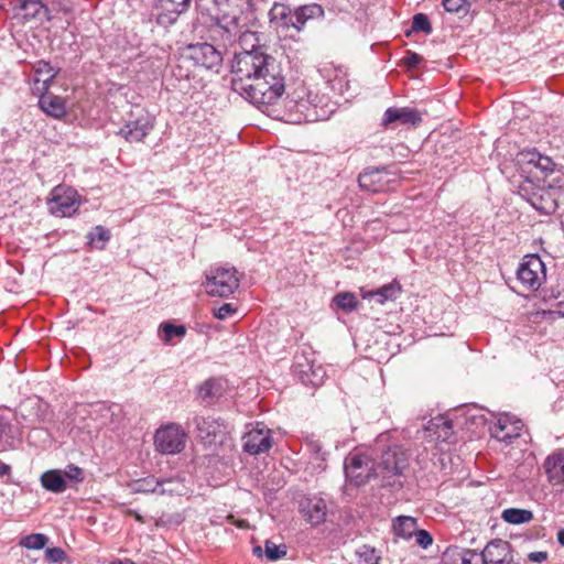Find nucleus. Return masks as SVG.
Returning <instances> with one entry per match:
<instances>
[{"mask_svg":"<svg viewBox=\"0 0 564 564\" xmlns=\"http://www.w3.org/2000/svg\"><path fill=\"white\" fill-rule=\"evenodd\" d=\"M334 303L345 312H351L358 305V301H357L356 296L349 292L337 294L334 297Z\"/></svg>","mask_w":564,"mask_h":564,"instance_id":"nucleus-40","label":"nucleus"},{"mask_svg":"<svg viewBox=\"0 0 564 564\" xmlns=\"http://www.w3.org/2000/svg\"><path fill=\"white\" fill-rule=\"evenodd\" d=\"M48 541V538L43 533H32L23 536L20 540V545L29 550H41Z\"/></svg>","mask_w":564,"mask_h":564,"instance_id":"nucleus-37","label":"nucleus"},{"mask_svg":"<svg viewBox=\"0 0 564 564\" xmlns=\"http://www.w3.org/2000/svg\"><path fill=\"white\" fill-rule=\"evenodd\" d=\"M423 62V57L415 53V52H408L406 56L404 57V64L409 68H415Z\"/></svg>","mask_w":564,"mask_h":564,"instance_id":"nucleus-51","label":"nucleus"},{"mask_svg":"<svg viewBox=\"0 0 564 564\" xmlns=\"http://www.w3.org/2000/svg\"><path fill=\"white\" fill-rule=\"evenodd\" d=\"M376 458L382 486L391 485L390 478L402 474L408 465V455L401 446L390 441L389 433L380 434L370 447Z\"/></svg>","mask_w":564,"mask_h":564,"instance_id":"nucleus-2","label":"nucleus"},{"mask_svg":"<svg viewBox=\"0 0 564 564\" xmlns=\"http://www.w3.org/2000/svg\"><path fill=\"white\" fill-rule=\"evenodd\" d=\"M111 564H135V563L129 558H124V560L113 561Z\"/></svg>","mask_w":564,"mask_h":564,"instance_id":"nucleus-56","label":"nucleus"},{"mask_svg":"<svg viewBox=\"0 0 564 564\" xmlns=\"http://www.w3.org/2000/svg\"><path fill=\"white\" fill-rule=\"evenodd\" d=\"M110 239V232L102 226H96L88 234V242L89 245L98 250H102L106 246V242Z\"/></svg>","mask_w":564,"mask_h":564,"instance_id":"nucleus-35","label":"nucleus"},{"mask_svg":"<svg viewBox=\"0 0 564 564\" xmlns=\"http://www.w3.org/2000/svg\"><path fill=\"white\" fill-rule=\"evenodd\" d=\"M223 63L221 53L209 43H198L188 45L180 57V68L189 66H198L206 69L219 72Z\"/></svg>","mask_w":564,"mask_h":564,"instance_id":"nucleus-5","label":"nucleus"},{"mask_svg":"<svg viewBox=\"0 0 564 564\" xmlns=\"http://www.w3.org/2000/svg\"><path fill=\"white\" fill-rule=\"evenodd\" d=\"M225 391L224 382L220 379H208L198 389V397L206 404H212L223 397Z\"/></svg>","mask_w":564,"mask_h":564,"instance_id":"nucleus-29","label":"nucleus"},{"mask_svg":"<svg viewBox=\"0 0 564 564\" xmlns=\"http://www.w3.org/2000/svg\"><path fill=\"white\" fill-rule=\"evenodd\" d=\"M135 519H137L138 521H142V518H141V516H140V514H135Z\"/></svg>","mask_w":564,"mask_h":564,"instance_id":"nucleus-58","label":"nucleus"},{"mask_svg":"<svg viewBox=\"0 0 564 564\" xmlns=\"http://www.w3.org/2000/svg\"><path fill=\"white\" fill-rule=\"evenodd\" d=\"M236 312V307L231 303H225L221 306H219L215 312L214 315L218 319H226L228 316L234 314Z\"/></svg>","mask_w":564,"mask_h":564,"instance_id":"nucleus-50","label":"nucleus"},{"mask_svg":"<svg viewBox=\"0 0 564 564\" xmlns=\"http://www.w3.org/2000/svg\"><path fill=\"white\" fill-rule=\"evenodd\" d=\"M541 153L538 152L535 149L533 150H527L520 153L521 161L533 165L538 169V158H540Z\"/></svg>","mask_w":564,"mask_h":564,"instance_id":"nucleus-49","label":"nucleus"},{"mask_svg":"<svg viewBox=\"0 0 564 564\" xmlns=\"http://www.w3.org/2000/svg\"><path fill=\"white\" fill-rule=\"evenodd\" d=\"M14 440V427L12 426L10 419L6 415L0 414V447L12 445Z\"/></svg>","mask_w":564,"mask_h":564,"instance_id":"nucleus-36","label":"nucleus"},{"mask_svg":"<svg viewBox=\"0 0 564 564\" xmlns=\"http://www.w3.org/2000/svg\"><path fill=\"white\" fill-rule=\"evenodd\" d=\"M40 108L53 118H62L66 113L65 100L62 97L44 94L39 100Z\"/></svg>","mask_w":564,"mask_h":564,"instance_id":"nucleus-27","label":"nucleus"},{"mask_svg":"<svg viewBox=\"0 0 564 564\" xmlns=\"http://www.w3.org/2000/svg\"><path fill=\"white\" fill-rule=\"evenodd\" d=\"M280 64L265 50L235 51L231 62V88L234 91L246 89L243 85L253 77L274 70Z\"/></svg>","mask_w":564,"mask_h":564,"instance_id":"nucleus-1","label":"nucleus"},{"mask_svg":"<svg viewBox=\"0 0 564 564\" xmlns=\"http://www.w3.org/2000/svg\"><path fill=\"white\" fill-rule=\"evenodd\" d=\"M48 414V404L41 399L30 398L19 405L17 415L31 426L43 423Z\"/></svg>","mask_w":564,"mask_h":564,"instance_id":"nucleus-15","label":"nucleus"},{"mask_svg":"<svg viewBox=\"0 0 564 564\" xmlns=\"http://www.w3.org/2000/svg\"><path fill=\"white\" fill-rule=\"evenodd\" d=\"M415 542L423 549H427L433 543L432 535L426 530H417L414 532Z\"/></svg>","mask_w":564,"mask_h":564,"instance_id":"nucleus-46","label":"nucleus"},{"mask_svg":"<svg viewBox=\"0 0 564 564\" xmlns=\"http://www.w3.org/2000/svg\"><path fill=\"white\" fill-rule=\"evenodd\" d=\"M522 427L523 423L521 420L510 414H503L500 415L497 422L490 427V434L499 442L510 444L514 438L520 436Z\"/></svg>","mask_w":564,"mask_h":564,"instance_id":"nucleus-14","label":"nucleus"},{"mask_svg":"<svg viewBox=\"0 0 564 564\" xmlns=\"http://www.w3.org/2000/svg\"><path fill=\"white\" fill-rule=\"evenodd\" d=\"M421 121L422 116L416 109L390 107L384 111L381 124L387 129L394 127V124L416 127Z\"/></svg>","mask_w":564,"mask_h":564,"instance_id":"nucleus-16","label":"nucleus"},{"mask_svg":"<svg viewBox=\"0 0 564 564\" xmlns=\"http://www.w3.org/2000/svg\"><path fill=\"white\" fill-rule=\"evenodd\" d=\"M66 557V553L61 547H51L45 551V560L50 563L62 562Z\"/></svg>","mask_w":564,"mask_h":564,"instance_id":"nucleus-48","label":"nucleus"},{"mask_svg":"<svg viewBox=\"0 0 564 564\" xmlns=\"http://www.w3.org/2000/svg\"><path fill=\"white\" fill-rule=\"evenodd\" d=\"M544 469L549 480L554 485L564 482V449H557L549 455L544 462Z\"/></svg>","mask_w":564,"mask_h":564,"instance_id":"nucleus-24","label":"nucleus"},{"mask_svg":"<svg viewBox=\"0 0 564 564\" xmlns=\"http://www.w3.org/2000/svg\"><path fill=\"white\" fill-rule=\"evenodd\" d=\"M154 122L155 119L150 112L137 107L128 113L118 134L130 143L142 142L154 129Z\"/></svg>","mask_w":564,"mask_h":564,"instance_id":"nucleus-6","label":"nucleus"},{"mask_svg":"<svg viewBox=\"0 0 564 564\" xmlns=\"http://www.w3.org/2000/svg\"><path fill=\"white\" fill-rule=\"evenodd\" d=\"M293 371L295 376H297L299 379L306 386L311 384L318 387L323 384L326 378V370L324 367L304 355L295 356Z\"/></svg>","mask_w":564,"mask_h":564,"instance_id":"nucleus-13","label":"nucleus"},{"mask_svg":"<svg viewBox=\"0 0 564 564\" xmlns=\"http://www.w3.org/2000/svg\"><path fill=\"white\" fill-rule=\"evenodd\" d=\"M529 560L531 562H536V563H541L543 561H545L547 558V553L546 552H543V551H539V552H531L529 555H528Z\"/></svg>","mask_w":564,"mask_h":564,"instance_id":"nucleus-52","label":"nucleus"},{"mask_svg":"<svg viewBox=\"0 0 564 564\" xmlns=\"http://www.w3.org/2000/svg\"><path fill=\"white\" fill-rule=\"evenodd\" d=\"M501 519L510 524H522L530 522L533 513L527 509L509 508L502 511Z\"/></svg>","mask_w":564,"mask_h":564,"instance_id":"nucleus-33","label":"nucleus"},{"mask_svg":"<svg viewBox=\"0 0 564 564\" xmlns=\"http://www.w3.org/2000/svg\"><path fill=\"white\" fill-rule=\"evenodd\" d=\"M171 480H162L156 479L154 477H149L135 482V491L137 492H152L164 495L167 490L164 488L165 482H170Z\"/></svg>","mask_w":564,"mask_h":564,"instance_id":"nucleus-34","label":"nucleus"},{"mask_svg":"<svg viewBox=\"0 0 564 564\" xmlns=\"http://www.w3.org/2000/svg\"><path fill=\"white\" fill-rule=\"evenodd\" d=\"M293 11L284 3L274 2L269 11L270 26L275 30L289 31L293 29Z\"/></svg>","mask_w":564,"mask_h":564,"instance_id":"nucleus-22","label":"nucleus"},{"mask_svg":"<svg viewBox=\"0 0 564 564\" xmlns=\"http://www.w3.org/2000/svg\"><path fill=\"white\" fill-rule=\"evenodd\" d=\"M462 564H484L482 552L466 549L462 554Z\"/></svg>","mask_w":564,"mask_h":564,"instance_id":"nucleus-45","label":"nucleus"},{"mask_svg":"<svg viewBox=\"0 0 564 564\" xmlns=\"http://www.w3.org/2000/svg\"><path fill=\"white\" fill-rule=\"evenodd\" d=\"M400 292L401 286L398 283H389L378 289L373 296H378L377 301L382 304L386 301L397 299Z\"/></svg>","mask_w":564,"mask_h":564,"instance_id":"nucleus-38","label":"nucleus"},{"mask_svg":"<svg viewBox=\"0 0 564 564\" xmlns=\"http://www.w3.org/2000/svg\"><path fill=\"white\" fill-rule=\"evenodd\" d=\"M557 313L564 316V299L557 303Z\"/></svg>","mask_w":564,"mask_h":564,"instance_id":"nucleus-55","label":"nucleus"},{"mask_svg":"<svg viewBox=\"0 0 564 564\" xmlns=\"http://www.w3.org/2000/svg\"><path fill=\"white\" fill-rule=\"evenodd\" d=\"M253 553H254L256 555H258V556H261V555H262V549H261V546H259V545H258V546H254V547H253Z\"/></svg>","mask_w":564,"mask_h":564,"instance_id":"nucleus-57","label":"nucleus"},{"mask_svg":"<svg viewBox=\"0 0 564 564\" xmlns=\"http://www.w3.org/2000/svg\"><path fill=\"white\" fill-rule=\"evenodd\" d=\"M521 195H528L527 200L540 213L552 214L555 210V200L551 197L549 192L542 188H538L529 194L527 187L523 186L521 187Z\"/></svg>","mask_w":564,"mask_h":564,"instance_id":"nucleus-23","label":"nucleus"},{"mask_svg":"<svg viewBox=\"0 0 564 564\" xmlns=\"http://www.w3.org/2000/svg\"><path fill=\"white\" fill-rule=\"evenodd\" d=\"M538 169L546 176L554 171L555 163L551 158L541 154L538 158Z\"/></svg>","mask_w":564,"mask_h":564,"instance_id":"nucleus-47","label":"nucleus"},{"mask_svg":"<svg viewBox=\"0 0 564 564\" xmlns=\"http://www.w3.org/2000/svg\"><path fill=\"white\" fill-rule=\"evenodd\" d=\"M300 512L306 522L317 527L326 521L327 503L321 497H305L300 502Z\"/></svg>","mask_w":564,"mask_h":564,"instance_id":"nucleus-17","label":"nucleus"},{"mask_svg":"<svg viewBox=\"0 0 564 564\" xmlns=\"http://www.w3.org/2000/svg\"><path fill=\"white\" fill-rule=\"evenodd\" d=\"M560 6L562 7V9L564 10V0H560Z\"/></svg>","mask_w":564,"mask_h":564,"instance_id":"nucleus-59","label":"nucleus"},{"mask_svg":"<svg viewBox=\"0 0 564 564\" xmlns=\"http://www.w3.org/2000/svg\"><path fill=\"white\" fill-rule=\"evenodd\" d=\"M294 20H293V29L296 32L302 31L304 25L308 20L321 18L324 15V10L322 6L317 3H310L305 6H300L293 11Z\"/></svg>","mask_w":564,"mask_h":564,"instance_id":"nucleus-26","label":"nucleus"},{"mask_svg":"<svg viewBox=\"0 0 564 564\" xmlns=\"http://www.w3.org/2000/svg\"><path fill=\"white\" fill-rule=\"evenodd\" d=\"M557 542L564 546V529L560 530L557 532Z\"/></svg>","mask_w":564,"mask_h":564,"instance_id":"nucleus-54","label":"nucleus"},{"mask_svg":"<svg viewBox=\"0 0 564 564\" xmlns=\"http://www.w3.org/2000/svg\"><path fill=\"white\" fill-rule=\"evenodd\" d=\"M160 328L163 332V341L171 343L174 337L182 338L186 334V328L184 325H174L171 323L161 324Z\"/></svg>","mask_w":564,"mask_h":564,"instance_id":"nucleus-39","label":"nucleus"},{"mask_svg":"<svg viewBox=\"0 0 564 564\" xmlns=\"http://www.w3.org/2000/svg\"><path fill=\"white\" fill-rule=\"evenodd\" d=\"M344 471L346 479L358 487L379 478L376 458L370 448L349 453L344 460Z\"/></svg>","mask_w":564,"mask_h":564,"instance_id":"nucleus-4","label":"nucleus"},{"mask_svg":"<svg viewBox=\"0 0 564 564\" xmlns=\"http://www.w3.org/2000/svg\"><path fill=\"white\" fill-rule=\"evenodd\" d=\"M481 552L484 564H511L513 561L511 544L501 539L491 540Z\"/></svg>","mask_w":564,"mask_h":564,"instance_id":"nucleus-18","label":"nucleus"},{"mask_svg":"<svg viewBox=\"0 0 564 564\" xmlns=\"http://www.w3.org/2000/svg\"><path fill=\"white\" fill-rule=\"evenodd\" d=\"M42 486L51 492L59 494L66 490L67 482L61 469H51L41 475Z\"/></svg>","mask_w":564,"mask_h":564,"instance_id":"nucleus-30","label":"nucleus"},{"mask_svg":"<svg viewBox=\"0 0 564 564\" xmlns=\"http://www.w3.org/2000/svg\"><path fill=\"white\" fill-rule=\"evenodd\" d=\"M77 192L65 185L55 186L47 199L51 214L58 217H69L76 213L79 207Z\"/></svg>","mask_w":564,"mask_h":564,"instance_id":"nucleus-10","label":"nucleus"},{"mask_svg":"<svg viewBox=\"0 0 564 564\" xmlns=\"http://www.w3.org/2000/svg\"><path fill=\"white\" fill-rule=\"evenodd\" d=\"M11 467L2 462H0V477H3L10 474Z\"/></svg>","mask_w":564,"mask_h":564,"instance_id":"nucleus-53","label":"nucleus"},{"mask_svg":"<svg viewBox=\"0 0 564 564\" xmlns=\"http://www.w3.org/2000/svg\"><path fill=\"white\" fill-rule=\"evenodd\" d=\"M389 173L384 167L367 169L358 176V183L361 189L371 193L384 192L389 185Z\"/></svg>","mask_w":564,"mask_h":564,"instance_id":"nucleus-19","label":"nucleus"},{"mask_svg":"<svg viewBox=\"0 0 564 564\" xmlns=\"http://www.w3.org/2000/svg\"><path fill=\"white\" fill-rule=\"evenodd\" d=\"M243 451L250 455H260L271 449L272 432L263 423H257L242 436Z\"/></svg>","mask_w":564,"mask_h":564,"instance_id":"nucleus-12","label":"nucleus"},{"mask_svg":"<svg viewBox=\"0 0 564 564\" xmlns=\"http://www.w3.org/2000/svg\"><path fill=\"white\" fill-rule=\"evenodd\" d=\"M204 286L212 296L227 297L239 288L237 270L227 265L213 268L206 274Z\"/></svg>","mask_w":564,"mask_h":564,"instance_id":"nucleus-7","label":"nucleus"},{"mask_svg":"<svg viewBox=\"0 0 564 564\" xmlns=\"http://www.w3.org/2000/svg\"><path fill=\"white\" fill-rule=\"evenodd\" d=\"M184 76H185L186 78H188V77L191 76V75H189V72H187L186 74H184Z\"/></svg>","mask_w":564,"mask_h":564,"instance_id":"nucleus-60","label":"nucleus"},{"mask_svg":"<svg viewBox=\"0 0 564 564\" xmlns=\"http://www.w3.org/2000/svg\"><path fill=\"white\" fill-rule=\"evenodd\" d=\"M35 84H43V88L47 89L48 84L56 77L58 69H55L48 62L39 61L34 65Z\"/></svg>","mask_w":564,"mask_h":564,"instance_id":"nucleus-32","label":"nucleus"},{"mask_svg":"<svg viewBox=\"0 0 564 564\" xmlns=\"http://www.w3.org/2000/svg\"><path fill=\"white\" fill-rule=\"evenodd\" d=\"M412 30L415 32H423L430 34L432 32V25L429 21L427 15L424 13H417L412 20Z\"/></svg>","mask_w":564,"mask_h":564,"instance_id":"nucleus-42","label":"nucleus"},{"mask_svg":"<svg viewBox=\"0 0 564 564\" xmlns=\"http://www.w3.org/2000/svg\"><path fill=\"white\" fill-rule=\"evenodd\" d=\"M242 17H225L220 21V28L228 34L227 40H237L241 51L264 50L259 45L257 32L246 28V23H241Z\"/></svg>","mask_w":564,"mask_h":564,"instance_id":"nucleus-8","label":"nucleus"},{"mask_svg":"<svg viewBox=\"0 0 564 564\" xmlns=\"http://www.w3.org/2000/svg\"><path fill=\"white\" fill-rule=\"evenodd\" d=\"M246 89L237 91L245 99L256 106L273 105L284 93L285 82L281 65L274 70L253 77L243 85Z\"/></svg>","mask_w":564,"mask_h":564,"instance_id":"nucleus-3","label":"nucleus"},{"mask_svg":"<svg viewBox=\"0 0 564 564\" xmlns=\"http://www.w3.org/2000/svg\"><path fill=\"white\" fill-rule=\"evenodd\" d=\"M193 423L196 427L198 437L206 444H213L217 442V437L223 433L224 424L212 416L196 415L193 419Z\"/></svg>","mask_w":564,"mask_h":564,"instance_id":"nucleus-21","label":"nucleus"},{"mask_svg":"<svg viewBox=\"0 0 564 564\" xmlns=\"http://www.w3.org/2000/svg\"><path fill=\"white\" fill-rule=\"evenodd\" d=\"M66 482H82L84 480V470L76 465L69 464L62 470Z\"/></svg>","mask_w":564,"mask_h":564,"instance_id":"nucleus-43","label":"nucleus"},{"mask_svg":"<svg viewBox=\"0 0 564 564\" xmlns=\"http://www.w3.org/2000/svg\"><path fill=\"white\" fill-rule=\"evenodd\" d=\"M392 528L397 536L409 540L416 531L417 522L415 518L409 516H400L393 520Z\"/></svg>","mask_w":564,"mask_h":564,"instance_id":"nucleus-31","label":"nucleus"},{"mask_svg":"<svg viewBox=\"0 0 564 564\" xmlns=\"http://www.w3.org/2000/svg\"><path fill=\"white\" fill-rule=\"evenodd\" d=\"M192 4V0H161L162 12L156 17L159 25L169 26L176 22L178 17L185 13Z\"/></svg>","mask_w":564,"mask_h":564,"instance_id":"nucleus-20","label":"nucleus"},{"mask_svg":"<svg viewBox=\"0 0 564 564\" xmlns=\"http://www.w3.org/2000/svg\"><path fill=\"white\" fill-rule=\"evenodd\" d=\"M23 12L24 20H50V10L41 0H19V6L14 8Z\"/></svg>","mask_w":564,"mask_h":564,"instance_id":"nucleus-25","label":"nucleus"},{"mask_svg":"<svg viewBox=\"0 0 564 564\" xmlns=\"http://www.w3.org/2000/svg\"><path fill=\"white\" fill-rule=\"evenodd\" d=\"M265 556L269 561H278L286 555L285 545H276L271 541H265L264 544Z\"/></svg>","mask_w":564,"mask_h":564,"instance_id":"nucleus-41","label":"nucleus"},{"mask_svg":"<svg viewBox=\"0 0 564 564\" xmlns=\"http://www.w3.org/2000/svg\"><path fill=\"white\" fill-rule=\"evenodd\" d=\"M517 276L528 289H539L546 276L544 262L538 254L525 256L518 268Z\"/></svg>","mask_w":564,"mask_h":564,"instance_id":"nucleus-11","label":"nucleus"},{"mask_svg":"<svg viewBox=\"0 0 564 564\" xmlns=\"http://www.w3.org/2000/svg\"><path fill=\"white\" fill-rule=\"evenodd\" d=\"M444 9L451 13L467 12L468 1L467 0H443Z\"/></svg>","mask_w":564,"mask_h":564,"instance_id":"nucleus-44","label":"nucleus"},{"mask_svg":"<svg viewBox=\"0 0 564 564\" xmlns=\"http://www.w3.org/2000/svg\"><path fill=\"white\" fill-rule=\"evenodd\" d=\"M426 430L431 432L437 441L441 442H451L452 436L454 435L453 423L447 420L443 415H438L432 419Z\"/></svg>","mask_w":564,"mask_h":564,"instance_id":"nucleus-28","label":"nucleus"},{"mask_svg":"<svg viewBox=\"0 0 564 564\" xmlns=\"http://www.w3.org/2000/svg\"><path fill=\"white\" fill-rule=\"evenodd\" d=\"M187 434L181 425L170 423L160 427L154 435L156 449L165 455L181 453L186 446Z\"/></svg>","mask_w":564,"mask_h":564,"instance_id":"nucleus-9","label":"nucleus"}]
</instances>
